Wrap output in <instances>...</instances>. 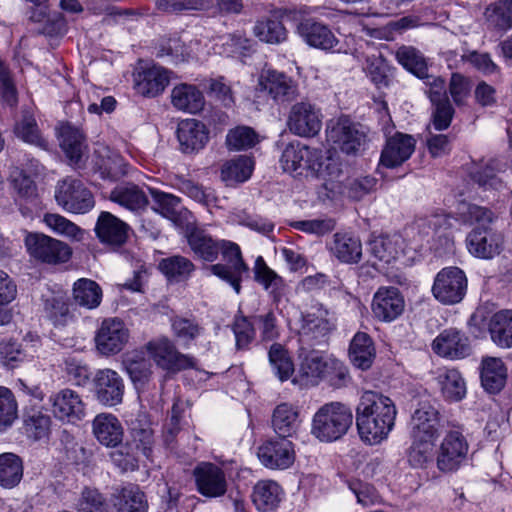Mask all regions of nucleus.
Wrapping results in <instances>:
<instances>
[{"label": "nucleus", "instance_id": "f257e3e1", "mask_svg": "<svg viewBox=\"0 0 512 512\" xmlns=\"http://www.w3.org/2000/svg\"><path fill=\"white\" fill-rule=\"evenodd\" d=\"M397 410L387 396L365 391L356 407V425L361 439L378 444L387 438L394 427Z\"/></svg>", "mask_w": 512, "mask_h": 512}, {"label": "nucleus", "instance_id": "f03ea898", "mask_svg": "<svg viewBox=\"0 0 512 512\" xmlns=\"http://www.w3.org/2000/svg\"><path fill=\"white\" fill-rule=\"evenodd\" d=\"M351 408L342 402L323 404L313 415L311 434L320 442L331 443L347 434L353 424Z\"/></svg>", "mask_w": 512, "mask_h": 512}, {"label": "nucleus", "instance_id": "7ed1b4c3", "mask_svg": "<svg viewBox=\"0 0 512 512\" xmlns=\"http://www.w3.org/2000/svg\"><path fill=\"white\" fill-rule=\"evenodd\" d=\"M146 349L157 366L168 372L177 373L196 367V359L181 353L173 341L166 336L149 341Z\"/></svg>", "mask_w": 512, "mask_h": 512}, {"label": "nucleus", "instance_id": "20e7f679", "mask_svg": "<svg viewBox=\"0 0 512 512\" xmlns=\"http://www.w3.org/2000/svg\"><path fill=\"white\" fill-rule=\"evenodd\" d=\"M25 246L32 258L50 265L66 263L72 255L68 244L44 234H27Z\"/></svg>", "mask_w": 512, "mask_h": 512}, {"label": "nucleus", "instance_id": "39448f33", "mask_svg": "<svg viewBox=\"0 0 512 512\" xmlns=\"http://www.w3.org/2000/svg\"><path fill=\"white\" fill-rule=\"evenodd\" d=\"M55 199L64 210L76 214L88 212L95 204L90 190L81 180L73 177H66L57 183Z\"/></svg>", "mask_w": 512, "mask_h": 512}, {"label": "nucleus", "instance_id": "423d86ee", "mask_svg": "<svg viewBox=\"0 0 512 512\" xmlns=\"http://www.w3.org/2000/svg\"><path fill=\"white\" fill-rule=\"evenodd\" d=\"M220 252L226 263L213 264L208 269L213 275L229 283L239 294L242 277L248 272V266L243 261L240 248L233 242L221 240Z\"/></svg>", "mask_w": 512, "mask_h": 512}, {"label": "nucleus", "instance_id": "0eeeda50", "mask_svg": "<svg viewBox=\"0 0 512 512\" xmlns=\"http://www.w3.org/2000/svg\"><path fill=\"white\" fill-rule=\"evenodd\" d=\"M287 126L294 135L314 137L322 127L321 109L308 99L296 102L289 110Z\"/></svg>", "mask_w": 512, "mask_h": 512}, {"label": "nucleus", "instance_id": "6e6552de", "mask_svg": "<svg viewBox=\"0 0 512 512\" xmlns=\"http://www.w3.org/2000/svg\"><path fill=\"white\" fill-rule=\"evenodd\" d=\"M467 290V278L458 267H446L437 273L432 286L433 296L442 304L459 303Z\"/></svg>", "mask_w": 512, "mask_h": 512}, {"label": "nucleus", "instance_id": "1a4fd4ad", "mask_svg": "<svg viewBox=\"0 0 512 512\" xmlns=\"http://www.w3.org/2000/svg\"><path fill=\"white\" fill-rule=\"evenodd\" d=\"M327 141L346 154H356L366 142V134L348 117L331 121L326 129Z\"/></svg>", "mask_w": 512, "mask_h": 512}, {"label": "nucleus", "instance_id": "9d476101", "mask_svg": "<svg viewBox=\"0 0 512 512\" xmlns=\"http://www.w3.org/2000/svg\"><path fill=\"white\" fill-rule=\"evenodd\" d=\"M441 414L430 399L418 401L410 419L411 437L437 440L441 433Z\"/></svg>", "mask_w": 512, "mask_h": 512}, {"label": "nucleus", "instance_id": "9b49d317", "mask_svg": "<svg viewBox=\"0 0 512 512\" xmlns=\"http://www.w3.org/2000/svg\"><path fill=\"white\" fill-rule=\"evenodd\" d=\"M169 71L161 66L139 61L133 72V88L143 97L160 95L169 84Z\"/></svg>", "mask_w": 512, "mask_h": 512}, {"label": "nucleus", "instance_id": "f8f14e48", "mask_svg": "<svg viewBox=\"0 0 512 512\" xmlns=\"http://www.w3.org/2000/svg\"><path fill=\"white\" fill-rule=\"evenodd\" d=\"M258 85L278 104L290 103L300 96L298 83L292 77L276 70L264 71Z\"/></svg>", "mask_w": 512, "mask_h": 512}, {"label": "nucleus", "instance_id": "ddd939ff", "mask_svg": "<svg viewBox=\"0 0 512 512\" xmlns=\"http://www.w3.org/2000/svg\"><path fill=\"white\" fill-rule=\"evenodd\" d=\"M125 385L120 375L111 369L98 370L93 378V392L97 401L108 407L122 402Z\"/></svg>", "mask_w": 512, "mask_h": 512}, {"label": "nucleus", "instance_id": "4468645a", "mask_svg": "<svg viewBox=\"0 0 512 512\" xmlns=\"http://www.w3.org/2000/svg\"><path fill=\"white\" fill-rule=\"evenodd\" d=\"M193 476L197 491L205 497H221L227 491L225 472L216 464L210 462L198 464L193 471Z\"/></svg>", "mask_w": 512, "mask_h": 512}, {"label": "nucleus", "instance_id": "2eb2a0df", "mask_svg": "<svg viewBox=\"0 0 512 512\" xmlns=\"http://www.w3.org/2000/svg\"><path fill=\"white\" fill-rule=\"evenodd\" d=\"M260 462L269 469H287L295 461L294 445L285 438L270 439L258 448Z\"/></svg>", "mask_w": 512, "mask_h": 512}, {"label": "nucleus", "instance_id": "dca6fc26", "mask_svg": "<svg viewBox=\"0 0 512 512\" xmlns=\"http://www.w3.org/2000/svg\"><path fill=\"white\" fill-rule=\"evenodd\" d=\"M335 319L321 304L302 315L300 334L307 340L322 342L334 329Z\"/></svg>", "mask_w": 512, "mask_h": 512}, {"label": "nucleus", "instance_id": "f3484780", "mask_svg": "<svg viewBox=\"0 0 512 512\" xmlns=\"http://www.w3.org/2000/svg\"><path fill=\"white\" fill-rule=\"evenodd\" d=\"M59 144L68 163L74 169H80L84 165V157L88 145L84 132L70 123L61 125L58 133Z\"/></svg>", "mask_w": 512, "mask_h": 512}, {"label": "nucleus", "instance_id": "a211bd4d", "mask_svg": "<svg viewBox=\"0 0 512 512\" xmlns=\"http://www.w3.org/2000/svg\"><path fill=\"white\" fill-rule=\"evenodd\" d=\"M468 444L464 436L457 432H449L443 439L437 455V467L442 472L457 470L465 460Z\"/></svg>", "mask_w": 512, "mask_h": 512}, {"label": "nucleus", "instance_id": "6ab92c4d", "mask_svg": "<svg viewBox=\"0 0 512 512\" xmlns=\"http://www.w3.org/2000/svg\"><path fill=\"white\" fill-rule=\"evenodd\" d=\"M416 140L412 135L396 132L387 138L380 156V164L393 169L401 166L414 153Z\"/></svg>", "mask_w": 512, "mask_h": 512}, {"label": "nucleus", "instance_id": "aec40b11", "mask_svg": "<svg viewBox=\"0 0 512 512\" xmlns=\"http://www.w3.org/2000/svg\"><path fill=\"white\" fill-rule=\"evenodd\" d=\"M309 169L315 176L324 181L326 190L334 194L344 193L343 186L339 180L342 175L341 163L339 159L331 154L323 155L314 150L312 162Z\"/></svg>", "mask_w": 512, "mask_h": 512}, {"label": "nucleus", "instance_id": "412c9836", "mask_svg": "<svg viewBox=\"0 0 512 512\" xmlns=\"http://www.w3.org/2000/svg\"><path fill=\"white\" fill-rule=\"evenodd\" d=\"M432 350L448 359H462L470 354L468 337L456 328L443 330L432 342Z\"/></svg>", "mask_w": 512, "mask_h": 512}, {"label": "nucleus", "instance_id": "4be33fe9", "mask_svg": "<svg viewBox=\"0 0 512 512\" xmlns=\"http://www.w3.org/2000/svg\"><path fill=\"white\" fill-rule=\"evenodd\" d=\"M405 302L400 291L395 287H380L372 300V313L383 322L398 318L404 310Z\"/></svg>", "mask_w": 512, "mask_h": 512}, {"label": "nucleus", "instance_id": "5701e85b", "mask_svg": "<svg viewBox=\"0 0 512 512\" xmlns=\"http://www.w3.org/2000/svg\"><path fill=\"white\" fill-rule=\"evenodd\" d=\"M98 240L113 250L119 249L127 240V224L110 212L102 211L94 228Z\"/></svg>", "mask_w": 512, "mask_h": 512}, {"label": "nucleus", "instance_id": "b1692460", "mask_svg": "<svg viewBox=\"0 0 512 512\" xmlns=\"http://www.w3.org/2000/svg\"><path fill=\"white\" fill-rule=\"evenodd\" d=\"M503 244L501 233L491 227H476L467 237V246L471 254L483 259L498 255Z\"/></svg>", "mask_w": 512, "mask_h": 512}, {"label": "nucleus", "instance_id": "393cba45", "mask_svg": "<svg viewBox=\"0 0 512 512\" xmlns=\"http://www.w3.org/2000/svg\"><path fill=\"white\" fill-rule=\"evenodd\" d=\"M92 169L103 179L116 180L125 175L126 164L117 151L104 144H97L92 156Z\"/></svg>", "mask_w": 512, "mask_h": 512}, {"label": "nucleus", "instance_id": "a878e982", "mask_svg": "<svg viewBox=\"0 0 512 512\" xmlns=\"http://www.w3.org/2000/svg\"><path fill=\"white\" fill-rule=\"evenodd\" d=\"M124 323L118 319H106L98 329L95 342L98 351L103 355L118 353L125 342Z\"/></svg>", "mask_w": 512, "mask_h": 512}, {"label": "nucleus", "instance_id": "bb28decb", "mask_svg": "<svg viewBox=\"0 0 512 512\" xmlns=\"http://www.w3.org/2000/svg\"><path fill=\"white\" fill-rule=\"evenodd\" d=\"M52 412L62 421L75 422L83 418L85 405L80 395L71 390L63 389L50 398Z\"/></svg>", "mask_w": 512, "mask_h": 512}, {"label": "nucleus", "instance_id": "cd10ccee", "mask_svg": "<svg viewBox=\"0 0 512 512\" xmlns=\"http://www.w3.org/2000/svg\"><path fill=\"white\" fill-rule=\"evenodd\" d=\"M177 138L184 153H193L204 148L209 136L203 123L195 119H186L178 125Z\"/></svg>", "mask_w": 512, "mask_h": 512}, {"label": "nucleus", "instance_id": "c85d7f7f", "mask_svg": "<svg viewBox=\"0 0 512 512\" xmlns=\"http://www.w3.org/2000/svg\"><path fill=\"white\" fill-rule=\"evenodd\" d=\"M271 425L274 432L281 438L295 436L301 426L299 408L290 403L277 405L272 413Z\"/></svg>", "mask_w": 512, "mask_h": 512}, {"label": "nucleus", "instance_id": "c756f323", "mask_svg": "<svg viewBox=\"0 0 512 512\" xmlns=\"http://www.w3.org/2000/svg\"><path fill=\"white\" fill-rule=\"evenodd\" d=\"M92 426L94 436L100 444L106 447H115L123 441L124 428L113 414H98L94 418Z\"/></svg>", "mask_w": 512, "mask_h": 512}, {"label": "nucleus", "instance_id": "7c9ffc66", "mask_svg": "<svg viewBox=\"0 0 512 512\" xmlns=\"http://www.w3.org/2000/svg\"><path fill=\"white\" fill-rule=\"evenodd\" d=\"M328 248L331 254L342 263L356 264L362 257L361 241L350 233H335Z\"/></svg>", "mask_w": 512, "mask_h": 512}, {"label": "nucleus", "instance_id": "2f4dec72", "mask_svg": "<svg viewBox=\"0 0 512 512\" xmlns=\"http://www.w3.org/2000/svg\"><path fill=\"white\" fill-rule=\"evenodd\" d=\"M298 31L306 43L315 48L332 50L339 43L327 25L310 19L301 22Z\"/></svg>", "mask_w": 512, "mask_h": 512}, {"label": "nucleus", "instance_id": "473e14b6", "mask_svg": "<svg viewBox=\"0 0 512 512\" xmlns=\"http://www.w3.org/2000/svg\"><path fill=\"white\" fill-rule=\"evenodd\" d=\"M314 150L299 141H293L284 148L280 163L285 172L301 175L303 170L309 169Z\"/></svg>", "mask_w": 512, "mask_h": 512}, {"label": "nucleus", "instance_id": "72a5a7b5", "mask_svg": "<svg viewBox=\"0 0 512 512\" xmlns=\"http://www.w3.org/2000/svg\"><path fill=\"white\" fill-rule=\"evenodd\" d=\"M480 379L483 388L489 393H498L505 386L507 368L497 357H484L481 361Z\"/></svg>", "mask_w": 512, "mask_h": 512}, {"label": "nucleus", "instance_id": "f704fd0d", "mask_svg": "<svg viewBox=\"0 0 512 512\" xmlns=\"http://www.w3.org/2000/svg\"><path fill=\"white\" fill-rule=\"evenodd\" d=\"M186 238L195 255L208 262L217 259L221 241L214 240L205 230L197 227L188 228Z\"/></svg>", "mask_w": 512, "mask_h": 512}, {"label": "nucleus", "instance_id": "c9c22d12", "mask_svg": "<svg viewBox=\"0 0 512 512\" xmlns=\"http://www.w3.org/2000/svg\"><path fill=\"white\" fill-rule=\"evenodd\" d=\"M489 30L505 33L512 29V0H497L490 3L483 13Z\"/></svg>", "mask_w": 512, "mask_h": 512}, {"label": "nucleus", "instance_id": "e433bc0d", "mask_svg": "<svg viewBox=\"0 0 512 512\" xmlns=\"http://www.w3.org/2000/svg\"><path fill=\"white\" fill-rule=\"evenodd\" d=\"M331 358H326L319 351L310 350L300 354L299 374L311 385L322 381Z\"/></svg>", "mask_w": 512, "mask_h": 512}, {"label": "nucleus", "instance_id": "4c0bfd02", "mask_svg": "<svg viewBox=\"0 0 512 512\" xmlns=\"http://www.w3.org/2000/svg\"><path fill=\"white\" fill-rule=\"evenodd\" d=\"M172 105L181 111L197 113L204 106V96L194 85L181 83L171 91Z\"/></svg>", "mask_w": 512, "mask_h": 512}, {"label": "nucleus", "instance_id": "58836bf2", "mask_svg": "<svg viewBox=\"0 0 512 512\" xmlns=\"http://www.w3.org/2000/svg\"><path fill=\"white\" fill-rule=\"evenodd\" d=\"M436 379L440 386L442 396L447 401L457 402L465 397L466 382L457 369H439Z\"/></svg>", "mask_w": 512, "mask_h": 512}, {"label": "nucleus", "instance_id": "ea45409f", "mask_svg": "<svg viewBox=\"0 0 512 512\" xmlns=\"http://www.w3.org/2000/svg\"><path fill=\"white\" fill-rule=\"evenodd\" d=\"M283 495L280 485L273 480L258 481L252 493V501L258 510L266 512L278 506Z\"/></svg>", "mask_w": 512, "mask_h": 512}, {"label": "nucleus", "instance_id": "a19ab883", "mask_svg": "<svg viewBox=\"0 0 512 512\" xmlns=\"http://www.w3.org/2000/svg\"><path fill=\"white\" fill-rule=\"evenodd\" d=\"M492 341L501 348L512 347V310H500L493 314L488 325Z\"/></svg>", "mask_w": 512, "mask_h": 512}, {"label": "nucleus", "instance_id": "79ce46f5", "mask_svg": "<svg viewBox=\"0 0 512 512\" xmlns=\"http://www.w3.org/2000/svg\"><path fill=\"white\" fill-rule=\"evenodd\" d=\"M370 253L387 264L403 253L404 240L400 235L379 236L369 242Z\"/></svg>", "mask_w": 512, "mask_h": 512}, {"label": "nucleus", "instance_id": "37998d69", "mask_svg": "<svg viewBox=\"0 0 512 512\" xmlns=\"http://www.w3.org/2000/svg\"><path fill=\"white\" fill-rule=\"evenodd\" d=\"M349 356L356 367L362 370L369 369L375 358L371 337L366 333L358 332L351 341Z\"/></svg>", "mask_w": 512, "mask_h": 512}, {"label": "nucleus", "instance_id": "c03bdc74", "mask_svg": "<svg viewBox=\"0 0 512 512\" xmlns=\"http://www.w3.org/2000/svg\"><path fill=\"white\" fill-rule=\"evenodd\" d=\"M158 267L171 282L186 281L195 270L193 262L181 255H173L162 259Z\"/></svg>", "mask_w": 512, "mask_h": 512}, {"label": "nucleus", "instance_id": "a18cd8bd", "mask_svg": "<svg viewBox=\"0 0 512 512\" xmlns=\"http://www.w3.org/2000/svg\"><path fill=\"white\" fill-rule=\"evenodd\" d=\"M73 299L79 306L87 309L97 308L102 300V289L91 279H78L73 285Z\"/></svg>", "mask_w": 512, "mask_h": 512}, {"label": "nucleus", "instance_id": "49530a36", "mask_svg": "<svg viewBox=\"0 0 512 512\" xmlns=\"http://www.w3.org/2000/svg\"><path fill=\"white\" fill-rule=\"evenodd\" d=\"M422 24L421 18L417 15H407L397 20L390 21L385 26L369 30V35L386 40L392 41L398 35H402L410 29L419 27Z\"/></svg>", "mask_w": 512, "mask_h": 512}, {"label": "nucleus", "instance_id": "de8ad7c7", "mask_svg": "<svg viewBox=\"0 0 512 512\" xmlns=\"http://www.w3.org/2000/svg\"><path fill=\"white\" fill-rule=\"evenodd\" d=\"M398 63L418 78L427 76L428 66L420 50L410 45H401L395 52Z\"/></svg>", "mask_w": 512, "mask_h": 512}, {"label": "nucleus", "instance_id": "09e8293b", "mask_svg": "<svg viewBox=\"0 0 512 512\" xmlns=\"http://www.w3.org/2000/svg\"><path fill=\"white\" fill-rule=\"evenodd\" d=\"M23 477L22 459L14 453L0 454V486L13 488Z\"/></svg>", "mask_w": 512, "mask_h": 512}, {"label": "nucleus", "instance_id": "8fccbe9b", "mask_svg": "<svg viewBox=\"0 0 512 512\" xmlns=\"http://www.w3.org/2000/svg\"><path fill=\"white\" fill-rule=\"evenodd\" d=\"M23 423L26 435L34 440L45 438L50 433L51 418L41 409L27 410L23 417Z\"/></svg>", "mask_w": 512, "mask_h": 512}, {"label": "nucleus", "instance_id": "3c124183", "mask_svg": "<svg viewBox=\"0 0 512 512\" xmlns=\"http://www.w3.org/2000/svg\"><path fill=\"white\" fill-rule=\"evenodd\" d=\"M253 33L260 41L268 44H280L287 39V30L277 19L266 18L257 21Z\"/></svg>", "mask_w": 512, "mask_h": 512}, {"label": "nucleus", "instance_id": "603ef678", "mask_svg": "<svg viewBox=\"0 0 512 512\" xmlns=\"http://www.w3.org/2000/svg\"><path fill=\"white\" fill-rule=\"evenodd\" d=\"M253 162L247 156H238L223 164L221 169V178L227 184L234 182H244L252 174Z\"/></svg>", "mask_w": 512, "mask_h": 512}, {"label": "nucleus", "instance_id": "864d4df0", "mask_svg": "<svg viewBox=\"0 0 512 512\" xmlns=\"http://www.w3.org/2000/svg\"><path fill=\"white\" fill-rule=\"evenodd\" d=\"M254 275L255 280L260 283L265 290H270L275 299L281 295L284 288L283 279L267 266L261 256L255 261Z\"/></svg>", "mask_w": 512, "mask_h": 512}, {"label": "nucleus", "instance_id": "5fc2aeb1", "mask_svg": "<svg viewBox=\"0 0 512 512\" xmlns=\"http://www.w3.org/2000/svg\"><path fill=\"white\" fill-rule=\"evenodd\" d=\"M268 357L274 374L281 381H285L291 377L294 372V365L288 351L283 345L274 342L269 348Z\"/></svg>", "mask_w": 512, "mask_h": 512}, {"label": "nucleus", "instance_id": "6e6d98bb", "mask_svg": "<svg viewBox=\"0 0 512 512\" xmlns=\"http://www.w3.org/2000/svg\"><path fill=\"white\" fill-rule=\"evenodd\" d=\"M175 185L180 192L205 206L212 205L216 202V196L212 189L205 188L190 179H186L184 176L176 175Z\"/></svg>", "mask_w": 512, "mask_h": 512}, {"label": "nucleus", "instance_id": "4d7b16f0", "mask_svg": "<svg viewBox=\"0 0 512 512\" xmlns=\"http://www.w3.org/2000/svg\"><path fill=\"white\" fill-rule=\"evenodd\" d=\"M412 445L408 453L409 463L416 468L425 467L433 458L436 440L411 437Z\"/></svg>", "mask_w": 512, "mask_h": 512}, {"label": "nucleus", "instance_id": "13d9d810", "mask_svg": "<svg viewBox=\"0 0 512 512\" xmlns=\"http://www.w3.org/2000/svg\"><path fill=\"white\" fill-rule=\"evenodd\" d=\"M232 330L235 335L236 348L238 350H246L250 344L255 340L256 330L254 323L249 317L239 313L235 316Z\"/></svg>", "mask_w": 512, "mask_h": 512}, {"label": "nucleus", "instance_id": "bf43d9fd", "mask_svg": "<svg viewBox=\"0 0 512 512\" xmlns=\"http://www.w3.org/2000/svg\"><path fill=\"white\" fill-rule=\"evenodd\" d=\"M171 328L176 338L188 344L199 337L204 329L195 319L175 316L171 319Z\"/></svg>", "mask_w": 512, "mask_h": 512}, {"label": "nucleus", "instance_id": "052dcab7", "mask_svg": "<svg viewBox=\"0 0 512 512\" xmlns=\"http://www.w3.org/2000/svg\"><path fill=\"white\" fill-rule=\"evenodd\" d=\"M47 317L55 325H65L70 318L69 305L63 295H51L44 300Z\"/></svg>", "mask_w": 512, "mask_h": 512}, {"label": "nucleus", "instance_id": "680f3d73", "mask_svg": "<svg viewBox=\"0 0 512 512\" xmlns=\"http://www.w3.org/2000/svg\"><path fill=\"white\" fill-rule=\"evenodd\" d=\"M153 198L155 202L153 209L175 224H178L180 219V198L164 192L153 193Z\"/></svg>", "mask_w": 512, "mask_h": 512}, {"label": "nucleus", "instance_id": "e2e57ef3", "mask_svg": "<svg viewBox=\"0 0 512 512\" xmlns=\"http://www.w3.org/2000/svg\"><path fill=\"white\" fill-rule=\"evenodd\" d=\"M78 512H108V504L95 488L85 487L76 503Z\"/></svg>", "mask_w": 512, "mask_h": 512}, {"label": "nucleus", "instance_id": "0e129e2a", "mask_svg": "<svg viewBox=\"0 0 512 512\" xmlns=\"http://www.w3.org/2000/svg\"><path fill=\"white\" fill-rule=\"evenodd\" d=\"M253 321L258 326L261 343L274 342L280 337V327L273 310L253 316Z\"/></svg>", "mask_w": 512, "mask_h": 512}, {"label": "nucleus", "instance_id": "69168bd1", "mask_svg": "<svg viewBox=\"0 0 512 512\" xmlns=\"http://www.w3.org/2000/svg\"><path fill=\"white\" fill-rule=\"evenodd\" d=\"M44 222L57 234L70 237L77 241L83 238V230L59 214H46L44 216Z\"/></svg>", "mask_w": 512, "mask_h": 512}, {"label": "nucleus", "instance_id": "338daca9", "mask_svg": "<svg viewBox=\"0 0 512 512\" xmlns=\"http://www.w3.org/2000/svg\"><path fill=\"white\" fill-rule=\"evenodd\" d=\"M255 131L247 126H239L229 131L226 136V144L233 150H244L253 147L257 143Z\"/></svg>", "mask_w": 512, "mask_h": 512}, {"label": "nucleus", "instance_id": "774afa93", "mask_svg": "<svg viewBox=\"0 0 512 512\" xmlns=\"http://www.w3.org/2000/svg\"><path fill=\"white\" fill-rule=\"evenodd\" d=\"M364 70L377 86L388 85L387 73L389 67L386 59L381 54L367 56Z\"/></svg>", "mask_w": 512, "mask_h": 512}]
</instances>
